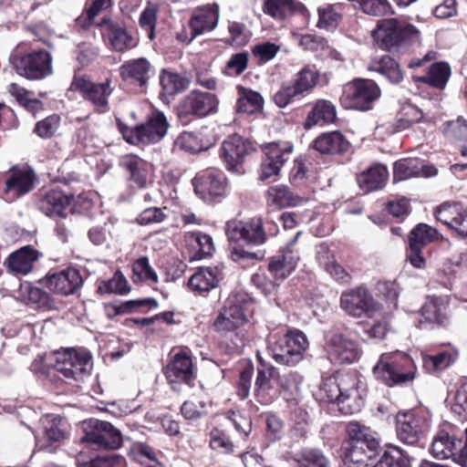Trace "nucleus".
<instances>
[{
	"instance_id": "f257e3e1",
	"label": "nucleus",
	"mask_w": 467,
	"mask_h": 467,
	"mask_svg": "<svg viewBox=\"0 0 467 467\" xmlns=\"http://www.w3.org/2000/svg\"><path fill=\"white\" fill-rule=\"evenodd\" d=\"M355 373H337L323 381L320 392L327 401L336 402L342 413L353 414L358 412L364 403Z\"/></svg>"
},
{
	"instance_id": "f03ea898",
	"label": "nucleus",
	"mask_w": 467,
	"mask_h": 467,
	"mask_svg": "<svg viewBox=\"0 0 467 467\" xmlns=\"http://www.w3.org/2000/svg\"><path fill=\"white\" fill-rule=\"evenodd\" d=\"M419 30L410 24L396 19H382L374 31L379 47L389 52L400 53L406 50L419 37Z\"/></svg>"
},
{
	"instance_id": "7ed1b4c3",
	"label": "nucleus",
	"mask_w": 467,
	"mask_h": 467,
	"mask_svg": "<svg viewBox=\"0 0 467 467\" xmlns=\"http://www.w3.org/2000/svg\"><path fill=\"white\" fill-rule=\"evenodd\" d=\"M411 358L402 353H384L373 368L375 378L389 387L411 381L415 378Z\"/></svg>"
},
{
	"instance_id": "20e7f679",
	"label": "nucleus",
	"mask_w": 467,
	"mask_h": 467,
	"mask_svg": "<svg viewBox=\"0 0 467 467\" xmlns=\"http://www.w3.org/2000/svg\"><path fill=\"white\" fill-rule=\"evenodd\" d=\"M308 340L300 330H291L270 342L268 350L273 359L281 365L295 366L304 358Z\"/></svg>"
},
{
	"instance_id": "39448f33",
	"label": "nucleus",
	"mask_w": 467,
	"mask_h": 467,
	"mask_svg": "<svg viewBox=\"0 0 467 467\" xmlns=\"http://www.w3.org/2000/svg\"><path fill=\"white\" fill-rule=\"evenodd\" d=\"M91 355L86 350L66 349L56 355L55 369L69 381H81L90 374Z\"/></svg>"
},
{
	"instance_id": "423d86ee",
	"label": "nucleus",
	"mask_w": 467,
	"mask_h": 467,
	"mask_svg": "<svg viewBox=\"0 0 467 467\" xmlns=\"http://www.w3.org/2000/svg\"><path fill=\"white\" fill-rule=\"evenodd\" d=\"M218 99L215 95L193 89L185 97L177 108V117L184 124L188 123L192 117H205L217 110Z\"/></svg>"
},
{
	"instance_id": "0eeeda50",
	"label": "nucleus",
	"mask_w": 467,
	"mask_h": 467,
	"mask_svg": "<svg viewBox=\"0 0 467 467\" xmlns=\"http://www.w3.org/2000/svg\"><path fill=\"white\" fill-rule=\"evenodd\" d=\"M52 57L46 50H37L24 56H13L12 63L17 73L27 79H42L52 74Z\"/></svg>"
},
{
	"instance_id": "6e6552de",
	"label": "nucleus",
	"mask_w": 467,
	"mask_h": 467,
	"mask_svg": "<svg viewBox=\"0 0 467 467\" xmlns=\"http://www.w3.org/2000/svg\"><path fill=\"white\" fill-rule=\"evenodd\" d=\"M82 441L99 450H116L122 445V435L110 422L91 419Z\"/></svg>"
},
{
	"instance_id": "1a4fd4ad",
	"label": "nucleus",
	"mask_w": 467,
	"mask_h": 467,
	"mask_svg": "<svg viewBox=\"0 0 467 467\" xmlns=\"http://www.w3.org/2000/svg\"><path fill=\"white\" fill-rule=\"evenodd\" d=\"M340 306L348 315L355 317L373 314L380 308V305L363 285L344 291L340 296Z\"/></svg>"
},
{
	"instance_id": "9d476101",
	"label": "nucleus",
	"mask_w": 467,
	"mask_h": 467,
	"mask_svg": "<svg viewBox=\"0 0 467 467\" xmlns=\"http://www.w3.org/2000/svg\"><path fill=\"white\" fill-rule=\"evenodd\" d=\"M96 26L100 28L105 44L114 51L123 52L137 45V41L122 23L104 16Z\"/></svg>"
},
{
	"instance_id": "9b49d317",
	"label": "nucleus",
	"mask_w": 467,
	"mask_h": 467,
	"mask_svg": "<svg viewBox=\"0 0 467 467\" xmlns=\"http://www.w3.org/2000/svg\"><path fill=\"white\" fill-rule=\"evenodd\" d=\"M263 150L265 158L261 164L260 179L265 181L278 175L282 166L291 157L293 145L288 141L271 142Z\"/></svg>"
},
{
	"instance_id": "f8f14e48",
	"label": "nucleus",
	"mask_w": 467,
	"mask_h": 467,
	"mask_svg": "<svg viewBox=\"0 0 467 467\" xmlns=\"http://www.w3.org/2000/svg\"><path fill=\"white\" fill-rule=\"evenodd\" d=\"M346 431L348 436V446L345 453L347 461H360L362 445L368 448L370 454L376 447H379V441L369 429L358 421L348 422Z\"/></svg>"
},
{
	"instance_id": "ddd939ff",
	"label": "nucleus",
	"mask_w": 467,
	"mask_h": 467,
	"mask_svg": "<svg viewBox=\"0 0 467 467\" xmlns=\"http://www.w3.org/2000/svg\"><path fill=\"white\" fill-rule=\"evenodd\" d=\"M42 283L56 294L69 296L74 295L80 289L84 279L78 269L67 267L59 272L48 274Z\"/></svg>"
},
{
	"instance_id": "4468645a",
	"label": "nucleus",
	"mask_w": 467,
	"mask_h": 467,
	"mask_svg": "<svg viewBox=\"0 0 467 467\" xmlns=\"http://www.w3.org/2000/svg\"><path fill=\"white\" fill-rule=\"evenodd\" d=\"M36 175L30 169H13L7 174L3 197L13 202L35 188Z\"/></svg>"
},
{
	"instance_id": "2eb2a0df",
	"label": "nucleus",
	"mask_w": 467,
	"mask_h": 467,
	"mask_svg": "<svg viewBox=\"0 0 467 467\" xmlns=\"http://www.w3.org/2000/svg\"><path fill=\"white\" fill-rule=\"evenodd\" d=\"M437 235V230L425 223H420L411 230L409 235L407 259L414 267L422 268L425 265L421 250L428 244L433 242Z\"/></svg>"
},
{
	"instance_id": "dca6fc26",
	"label": "nucleus",
	"mask_w": 467,
	"mask_h": 467,
	"mask_svg": "<svg viewBox=\"0 0 467 467\" xmlns=\"http://www.w3.org/2000/svg\"><path fill=\"white\" fill-rule=\"evenodd\" d=\"M326 348L329 359L338 364L352 363L358 360L361 354L356 341L339 333H334L328 337Z\"/></svg>"
},
{
	"instance_id": "f3484780",
	"label": "nucleus",
	"mask_w": 467,
	"mask_h": 467,
	"mask_svg": "<svg viewBox=\"0 0 467 467\" xmlns=\"http://www.w3.org/2000/svg\"><path fill=\"white\" fill-rule=\"evenodd\" d=\"M195 193L205 202H212L225 192V178L222 172L206 171L192 181Z\"/></svg>"
},
{
	"instance_id": "a211bd4d",
	"label": "nucleus",
	"mask_w": 467,
	"mask_h": 467,
	"mask_svg": "<svg viewBox=\"0 0 467 467\" xmlns=\"http://www.w3.org/2000/svg\"><path fill=\"white\" fill-rule=\"evenodd\" d=\"M254 151L253 143L234 134L228 136L222 144L221 157L226 162L229 169H234L243 163L245 156Z\"/></svg>"
},
{
	"instance_id": "6ab92c4d",
	"label": "nucleus",
	"mask_w": 467,
	"mask_h": 467,
	"mask_svg": "<svg viewBox=\"0 0 467 467\" xmlns=\"http://www.w3.org/2000/svg\"><path fill=\"white\" fill-rule=\"evenodd\" d=\"M448 303L441 296H427L425 303L421 306L419 315V324L420 327H441L448 323L447 315Z\"/></svg>"
},
{
	"instance_id": "aec40b11",
	"label": "nucleus",
	"mask_w": 467,
	"mask_h": 467,
	"mask_svg": "<svg viewBox=\"0 0 467 467\" xmlns=\"http://www.w3.org/2000/svg\"><path fill=\"white\" fill-rule=\"evenodd\" d=\"M435 216L458 235L467 236V211L461 204L445 202L437 207Z\"/></svg>"
},
{
	"instance_id": "412c9836",
	"label": "nucleus",
	"mask_w": 467,
	"mask_h": 467,
	"mask_svg": "<svg viewBox=\"0 0 467 467\" xmlns=\"http://www.w3.org/2000/svg\"><path fill=\"white\" fill-rule=\"evenodd\" d=\"M247 322L245 308L237 299H228L213 323L216 331H232Z\"/></svg>"
},
{
	"instance_id": "4be33fe9",
	"label": "nucleus",
	"mask_w": 467,
	"mask_h": 467,
	"mask_svg": "<svg viewBox=\"0 0 467 467\" xmlns=\"http://www.w3.org/2000/svg\"><path fill=\"white\" fill-rule=\"evenodd\" d=\"M379 97L380 89H344L340 102L345 109L367 111Z\"/></svg>"
},
{
	"instance_id": "5701e85b",
	"label": "nucleus",
	"mask_w": 467,
	"mask_h": 467,
	"mask_svg": "<svg viewBox=\"0 0 467 467\" xmlns=\"http://www.w3.org/2000/svg\"><path fill=\"white\" fill-rule=\"evenodd\" d=\"M437 169L432 165H425L418 159H402L394 164V181H404L412 177H432Z\"/></svg>"
},
{
	"instance_id": "b1692460",
	"label": "nucleus",
	"mask_w": 467,
	"mask_h": 467,
	"mask_svg": "<svg viewBox=\"0 0 467 467\" xmlns=\"http://www.w3.org/2000/svg\"><path fill=\"white\" fill-rule=\"evenodd\" d=\"M462 441L457 437L446 431H440L434 436L430 452L438 460L452 459L455 462V458L458 455V448Z\"/></svg>"
},
{
	"instance_id": "393cba45",
	"label": "nucleus",
	"mask_w": 467,
	"mask_h": 467,
	"mask_svg": "<svg viewBox=\"0 0 467 467\" xmlns=\"http://www.w3.org/2000/svg\"><path fill=\"white\" fill-rule=\"evenodd\" d=\"M218 21L219 11L217 6L208 5L196 10L190 20L192 37L189 43L197 36L213 30L217 26Z\"/></svg>"
},
{
	"instance_id": "a878e982",
	"label": "nucleus",
	"mask_w": 467,
	"mask_h": 467,
	"mask_svg": "<svg viewBox=\"0 0 467 467\" xmlns=\"http://www.w3.org/2000/svg\"><path fill=\"white\" fill-rule=\"evenodd\" d=\"M223 268L221 266L200 267L190 280V288L199 294L209 292L215 288L222 279Z\"/></svg>"
},
{
	"instance_id": "bb28decb",
	"label": "nucleus",
	"mask_w": 467,
	"mask_h": 467,
	"mask_svg": "<svg viewBox=\"0 0 467 467\" xmlns=\"http://www.w3.org/2000/svg\"><path fill=\"white\" fill-rule=\"evenodd\" d=\"M389 179V171L381 164L371 165L367 170L357 175L359 188L368 193L384 188Z\"/></svg>"
},
{
	"instance_id": "cd10ccee",
	"label": "nucleus",
	"mask_w": 467,
	"mask_h": 467,
	"mask_svg": "<svg viewBox=\"0 0 467 467\" xmlns=\"http://www.w3.org/2000/svg\"><path fill=\"white\" fill-rule=\"evenodd\" d=\"M39 258V252L30 246H25L12 253L6 259L10 272L17 275H27L33 270L34 264Z\"/></svg>"
},
{
	"instance_id": "c85d7f7f",
	"label": "nucleus",
	"mask_w": 467,
	"mask_h": 467,
	"mask_svg": "<svg viewBox=\"0 0 467 467\" xmlns=\"http://www.w3.org/2000/svg\"><path fill=\"white\" fill-rule=\"evenodd\" d=\"M265 196L267 207L278 210L298 206L306 201L303 197L294 194L287 186L283 184L269 187Z\"/></svg>"
},
{
	"instance_id": "c756f323",
	"label": "nucleus",
	"mask_w": 467,
	"mask_h": 467,
	"mask_svg": "<svg viewBox=\"0 0 467 467\" xmlns=\"http://www.w3.org/2000/svg\"><path fill=\"white\" fill-rule=\"evenodd\" d=\"M420 434V418L410 412L397 415V436L402 442L414 445L419 441Z\"/></svg>"
},
{
	"instance_id": "7c9ffc66",
	"label": "nucleus",
	"mask_w": 467,
	"mask_h": 467,
	"mask_svg": "<svg viewBox=\"0 0 467 467\" xmlns=\"http://www.w3.org/2000/svg\"><path fill=\"white\" fill-rule=\"evenodd\" d=\"M166 375L171 382L182 381L190 385L194 379L191 358L184 353H177L167 366Z\"/></svg>"
},
{
	"instance_id": "2f4dec72",
	"label": "nucleus",
	"mask_w": 467,
	"mask_h": 467,
	"mask_svg": "<svg viewBox=\"0 0 467 467\" xmlns=\"http://www.w3.org/2000/svg\"><path fill=\"white\" fill-rule=\"evenodd\" d=\"M350 144L340 131H332L319 135L312 147L321 154H337L348 151Z\"/></svg>"
},
{
	"instance_id": "473e14b6",
	"label": "nucleus",
	"mask_w": 467,
	"mask_h": 467,
	"mask_svg": "<svg viewBox=\"0 0 467 467\" xmlns=\"http://www.w3.org/2000/svg\"><path fill=\"white\" fill-rule=\"evenodd\" d=\"M298 260L292 250H283L270 259L268 270L273 278L283 280L296 269Z\"/></svg>"
},
{
	"instance_id": "72a5a7b5",
	"label": "nucleus",
	"mask_w": 467,
	"mask_h": 467,
	"mask_svg": "<svg viewBox=\"0 0 467 467\" xmlns=\"http://www.w3.org/2000/svg\"><path fill=\"white\" fill-rule=\"evenodd\" d=\"M259 366L257 367V377L255 380L254 393L261 403L270 401V391L274 389L272 379L275 369L273 366L265 363L261 357L258 356Z\"/></svg>"
},
{
	"instance_id": "f704fd0d",
	"label": "nucleus",
	"mask_w": 467,
	"mask_h": 467,
	"mask_svg": "<svg viewBox=\"0 0 467 467\" xmlns=\"http://www.w3.org/2000/svg\"><path fill=\"white\" fill-rule=\"evenodd\" d=\"M67 197L59 190L47 192L37 202L38 209L47 216H63Z\"/></svg>"
},
{
	"instance_id": "c9c22d12",
	"label": "nucleus",
	"mask_w": 467,
	"mask_h": 467,
	"mask_svg": "<svg viewBox=\"0 0 467 467\" xmlns=\"http://www.w3.org/2000/svg\"><path fill=\"white\" fill-rule=\"evenodd\" d=\"M186 245L192 251L191 260H201L214 252L212 237L202 232H192L185 235Z\"/></svg>"
},
{
	"instance_id": "e433bc0d",
	"label": "nucleus",
	"mask_w": 467,
	"mask_h": 467,
	"mask_svg": "<svg viewBox=\"0 0 467 467\" xmlns=\"http://www.w3.org/2000/svg\"><path fill=\"white\" fill-rule=\"evenodd\" d=\"M112 5L113 0H87L82 14L75 20V26L79 30L88 29L95 24V18Z\"/></svg>"
},
{
	"instance_id": "4c0bfd02",
	"label": "nucleus",
	"mask_w": 467,
	"mask_h": 467,
	"mask_svg": "<svg viewBox=\"0 0 467 467\" xmlns=\"http://www.w3.org/2000/svg\"><path fill=\"white\" fill-rule=\"evenodd\" d=\"M317 259L320 265L337 281L348 283L350 279L348 273L338 265L327 245L321 244L317 252Z\"/></svg>"
},
{
	"instance_id": "58836bf2",
	"label": "nucleus",
	"mask_w": 467,
	"mask_h": 467,
	"mask_svg": "<svg viewBox=\"0 0 467 467\" xmlns=\"http://www.w3.org/2000/svg\"><path fill=\"white\" fill-rule=\"evenodd\" d=\"M336 119V107L328 100H318L308 113L305 122L306 129L315 125L332 123Z\"/></svg>"
},
{
	"instance_id": "ea45409f",
	"label": "nucleus",
	"mask_w": 467,
	"mask_h": 467,
	"mask_svg": "<svg viewBox=\"0 0 467 467\" xmlns=\"http://www.w3.org/2000/svg\"><path fill=\"white\" fill-rule=\"evenodd\" d=\"M369 69L379 72L393 85L399 84L403 78L399 65L389 56L375 57Z\"/></svg>"
},
{
	"instance_id": "a19ab883",
	"label": "nucleus",
	"mask_w": 467,
	"mask_h": 467,
	"mask_svg": "<svg viewBox=\"0 0 467 467\" xmlns=\"http://www.w3.org/2000/svg\"><path fill=\"white\" fill-rule=\"evenodd\" d=\"M170 123L164 113L155 108L148 115V144L160 142L168 133Z\"/></svg>"
},
{
	"instance_id": "79ce46f5",
	"label": "nucleus",
	"mask_w": 467,
	"mask_h": 467,
	"mask_svg": "<svg viewBox=\"0 0 467 467\" xmlns=\"http://www.w3.org/2000/svg\"><path fill=\"white\" fill-rule=\"evenodd\" d=\"M458 357L457 350L449 348L435 355L423 357V367L429 373H435L445 369L452 364Z\"/></svg>"
},
{
	"instance_id": "37998d69",
	"label": "nucleus",
	"mask_w": 467,
	"mask_h": 467,
	"mask_svg": "<svg viewBox=\"0 0 467 467\" xmlns=\"http://www.w3.org/2000/svg\"><path fill=\"white\" fill-rule=\"evenodd\" d=\"M264 99L261 94L253 89H240L236 103L239 113L254 114L263 109Z\"/></svg>"
},
{
	"instance_id": "c03bdc74",
	"label": "nucleus",
	"mask_w": 467,
	"mask_h": 467,
	"mask_svg": "<svg viewBox=\"0 0 467 467\" xmlns=\"http://www.w3.org/2000/svg\"><path fill=\"white\" fill-rule=\"evenodd\" d=\"M120 76L124 80H130V85L146 83V58L140 57L121 66Z\"/></svg>"
},
{
	"instance_id": "a18cd8bd",
	"label": "nucleus",
	"mask_w": 467,
	"mask_h": 467,
	"mask_svg": "<svg viewBox=\"0 0 467 467\" xmlns=\"http://www.w3.org/2000/svg\"><path fill=\"white\" fill-rule=\"evenodd\" d=\"M297 5L296 0H265L263 10L276 20H284L294 13Z\"/></svg>"
},
{
	"instance_id": "49530a36",
	"label": "nucleus",
	"mask_w": 467,
	"mask_h": 467,
	"mask_svg": "<svg viewBox=\"0 0 467 467\" xmlns=\"http://www.w3.org/2000/svg\"><path fill=\"white\" fill-rule=\"evenodd\" d=\"M293 459L298 467H329L328 460L317 449H303L296 452Z\"/></svg>"
},
{
	"instance_id": "de8ad7c7",
	"label": "nucleus",
	"mask_w": 467,
	"mask_h": 467,
	"mask_svg": "<svg viewBox=\"0 0 467 467\" xmlns=\"http://www.w3.org/2000/svg\"><path fill=\"white\" fill-rule=\"evenodd\" d=\"M451 76V67L447 63H434L429 69L426 76L420 79L434 88H444Z\"/></svg>"
},
{
	"instance_id": "09e8293b",
	"label": "nucleus",
	"mask_w": 467,
	"mask_h": 467,
	"mask_svg": "<svg viewBox=\"0 0 467 467\" xmlns=\"http://www.w3.org/2000/svg\"><path fill=\"white\" fill-rule=\"evenodd\" d=\"M443 132L447 138L459 143L461 152L463 155V150L467 147V120L459 117L455 120L448 121Z\"/></svg>"
},
{
	"instance_id": "8fccbe9b",
	"label": "nucleus",
	"mask_w": 467,
	"mask_h": 467,
	"mask_svg": "<svg viewBox=\"0 0 467 467\" xmlns=\"http://www.w3.org/2000/svg\"><path fill=\"white\" fill-rule=\"evenodd\" d=\"M129 292L130 286L128 281L120 271H117L111 278L101 281L98 286V293L100 295H126Z\"/></svg>"
},
{
	"instance_id": "3c124183",
	"label": "nucleus",
	"mask_w": 467,
	"mask_h": 467,
	"mask_svg": "<svg viewBox=\"0 0 467 467\" xmlns=\"http://www.w3.org/2000/svg\"><path fill=\"white\" fill-rule=\"evenodd\" d=\"M244 227L243 243L260 245L265 242V233L260 217H254L249 222H244Z\"/></svg>"
},
{
	"instance_id": "603ef678",
	"label": "nucleus",
	"mask_w": 467,
	"mask_h": 467,
	"mask_svg": "<svg viewBox=\"0 0 467 467\" xmlns=\"http://www.w3.org/2000/svg\"><path fill=\"white\" fill-rule=\"evenodd\" d=\"M116 122L119 132L127 142L134 145L143 142V140L146 137V124H140L135 128H130L119 119H116Z\"/></svg>"
},
{
	"instance_id": "864d4df0",
	"label": "nucleus",
	"mask_w": 467,
	"mask_h": 467,
	"mask_svg": "<svg viewBox=\"0 0 467 467\" xmlns=\"http://www.w3.org/2000/svg\"><path fill=\"white\" fill-rule=\"evenodd\" d=\"M60 125V117L57 114L47 116L44 119L37 121L34 132L42 139L51 138L58 130Z\"/></svg>"
},
{
	"instance_id": "5fc2aeb1",
	"label": "nucleus",
	"mask_w": 467,
	"mask_h": 467,
	"mask_svg": "<svg viewBox=\"0 0 467 467\" xmlns=\"http://www.w3.org/2000/svg\"><path fill=\"white\" fill-rule=\"evenodd\" d=\"M175 144L182 150L196 153L206 149L202 140L193 132H182L175 140Z\"/></svg>"
},
{
	"instance_id": "6e6d98bb",
	"label": "nucleus",
	"mask_w": 467,
	"mask_h": 467,
	"mask_svg": "<svg viewBox=\"0 0 467 467\" xmlns=\"http://www.w3.org/2000/svg\"><path fill=\"white\" fill-rule=\"evenodd\" d=\"M210 446L213 451L224 454L232 453L234 448L229 436L218 429H213L210 432Z\"/></svg>"
},
{
	"instance_id": "4d7b16f0",
	"label": "nucleus",
	"mask_w": 467,
	"mask_h": 467,
	"mask_svg": "<svg viewBox=\"0 0 467 467\" xmlns=\"http://www.w3.org/2000/svg\"><path fill=\"white\" fill-rule=\"evenodd\" d=\"M84 99L89 100L99 111L108 110V97L111 89H78Z\"/></svg>"
},
{
	"instance_id": "13d9d810",
	"label": "nucleus",
	"mask_w": 467,
	"mask_h": 467,
	"mask_svg": "<svg viewBox=\"0 0 467 467\" xmlns=\"http://www.w3.org/2000/svg\"><path fill=\"white\" fill-rule=\"evenodd\" d=\"M337 5H332L318 7L317 12L319 19L317 26L321 28L336 26L340 20V15L337 10Z\"/></svg>"
},
{
	"instance_id": "bf43d9fd",
	"label": "nucleus",
	"mask_w": 467,
	"mask_h": 467,
	"mask_svg": "<svg viewBox=\"0 0 467 467\" xmlns=\"http://www.w3.org/2000/svg\"><path fill=\"white\" fill-rule=\"evenodd\" d=\"M277 382L282 391L293 395L298 391L302 377L296 372L288 371L279 374Z\"/></svg>"
},
{
	"instance_id": "052dcab7",
	"label": "nucleus",
	"mask_w": 467,
	"mask_h": 467,
	"mask_svg": "<svg viewBox=\"0 0 467 467\" xmlns=\"http://www.w3.org/2000/svg\"><path fill=\"white\" fill-rule=\"evenodd\" d=\"M378 294L389 304V308L397 307V299L399 296L398 285L390 281H379L377 283Z\"/></svg>"
},
{
	"instance_id": "680f3d73",
	"label": "nucleus",
	"mask_w": 467,
	"mask_h": 467,
	"mask_svg": "<svg viewBox=\"0 0 467 467\" xmlns=\"http://www.w3.org/2000/svg\"><path fill=\"white\" fill-rule=\"evenodd\" d=\"M228 31L231 35L230 44L238 47L246 45L251 37V33L246 26L239 22H230Z\"/></svg>"
},
{
	"instance_id": "e2e57ef3",
	"label": "nucleus",
	"mask_w": 467,
	"mask_h": 467,
	"mask_svg": "<svg viewBox=\"0 0 467 467\" xmlns=\"http://www.w3.org/2000/svg\"><path fill=\"white\" fill-rule=\"evenodd\" d=\"M324 85L320 82V75L314 68L304 67L298 74L294 88H315Z\"/></svg>"
},
{
	"instance_id": "0e129e2a",
	"label": "nucleus",
	"mask_w": 467,
	"mask_h": 467,
	"mask_svg": "<svg viewBox=\"0 0 467 467\" xmlns=\"http://www.w3.org/2000/svg\"><path fill=\"white\" fill-rule=\"evenodd\" d=\"M14 95L17 102L32 113H36L44 108V103L40 99L33 98L27 89H16Z\"/></svg>"
},
{
	"instance_id": "69168bd1",
	"label": "nucleus",
	"mask_w": 467,
	"mask_h": 467,
	"mask_svg": "<svg viewBox=\"0 0 467 467\" xmlns=\"http://www.w3.org/2000/svg\"><path fill=\"white\" fill-rule=\"evenodd\" d=\"M131 179L140 186L144 187L146 178L144 176V161L137 157H130L126 161Z\"/></svg>"
},
{
	"instance_id": "338daca9",
	"label": "nucleus",
	"mask_w": 467,
	"mask_h": 467,
	"mask_svg": "<svg viewBox=\"0 0 467 467\" xmlns=\"http://www.w3.org/2000/svg\"><path fill=\"white\" fill-rule=\"evenodd\" d=\"M280 47L271 43L264 42L255 45L253 47V55L259 59L260 62L265 63L273 59L278 53Z\"/></svg>"
},
{
	"instance_id": "774afa93",
	"label": "nucleus",
	"mask_w": 467,
	"mask_h": 467,
	"mask_svg": "<svg viewBox=\"0 0 467 467\" xmlns=\"http://www.w3.org/2000/svg\"><path fill=\"white\" fill-rule=\"evenodd\" d=\"M160 84L161 88H187L190 81L177 73L162 69L160 75Z\"/></svg>"
}]
</instances>
